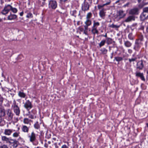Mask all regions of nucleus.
I'll use <instances>...</instances> for the list:
<instances>
[{
    "mask_svg": "<svg viewBox=\"0 0 148 148\" xmlns=\"http://www.w3.org/2000/svg\"><path fill=\"white\" fill-rule=\"evenodd\" d=\"M10 51H7L5 52V53L10 54Z\"/></svg>",
    "mask_w": 148,
    "mask_h": 148,
    "instance_id": "obj_59",
    "label": "nucleus"
},
{
    "mask_svg": "<svg viewBox=\"0 0 148 148\" xmlns=\"http://www.w3.org/2000/svg\"><path fill=\"white\" fill-rule=\"evenodd\" d=\"M100 25V23L98 22H96L95 21H93V26L92 27L97 28V27Z\"/></svg>",
    "mask_w": 148,
    "mask_h": 148,
    "instance_id": "obj_23",
    "label": "nucleus"
},
{
    "mask_svg": "<svg viewBox=\"0 0 148 148\" xmlns=\"http://www.w3.org/2000/svg\"><path fill=\"white\" fill-rule=\"evenodd\" d=\"M6 114L8 116V119L11 121L12 120L14 114L10 109H8L6 111Z\"/></svg>",
    "mask_w": 148,
    "mask_h": 148,
    "instance_id": "obj_4",
    "label": "nucleus"
},
{
    "mask_svg": "<svg viewBox=\"0 0 148 148\" xmlns=\"http://www.w3.org/2000/svg\"><path fill=\"white\" fill-rule=\"evenodd\" d=\"M20 132H15L14 133L12 136L16 138L19 136Z\"/></svg>",
    "mask_w": 148,
    "mask_h": 148,
    "instance_id": "obj_33",
    "label": "nucleus"
},
{
    "mask_svg": "<svg viewBox=\"0 0 148 148\" xmlns=\"http://www.w3.org/2000/svg\"><path fill=\"white\" fill-rule=\"evenodd\" d=\"M48 146V144L46 143H45L44 144V147L46 148H47Z\"/></svg>",
    "mask_w": 148,
    "mask_h": 148,
    "instance_id": "obj_55",
    "label": "nucleus"
},
{
    "mask_svg": "<svg viewBox=\"0 0 148 148\" xmlns=\"http://www.w3.org/2000/svg\"><path fill=\"white\" fill-rule=\"evenodd\" d=\"M18 95L21 98H25L26 96V94L23 92L19 91L18 94Z\"/></svg>",
    "mask_w": 148,
    "mask_h": 148,
    "instance_id": "obj_25",
    "label": "nucleus"
},
{
    "mask_svg": "<svg viewBox=\"0 0 148 148\" xmlns=\"http://www.w3.org/2000/svg\"><path fill=\"white\" fill-rule=\"evenodd\" d=\"M140 17L142 20H144L148 17V7L143 9V12Z\"/></svg>",
    "mask_w": 148,
    "mask_h": 148,
    "instance_id": "obj_2",
    "label": "nucleus"
},
{
    "mask_svg": "<svg viewBox=\"0 0 148 148\" xmlns=\"http://www.w3.org/2000/svg\"><path fill=\"white\" fill-rule=\"evenodd\" d=\"M12 130L10 129H5L4 130V134L6 135L10 136L12 132Z\"/></svg>",
    "mask_w": 148,
    "mask_h": 148,
    "instance_id": "obj_15",
    "label": "nucleus"
},
{
    "mask_svg": "<svg viewBox=\"0 0 148 148\" xmlns=\"http://www.w3.org/2000/svg\"><path fill=\"white\" fill-rule=\"evenodd\" d=\"M101 36H103V37H105L106 38L107 37V34L106 33L105 35H101Z\"/></svg>",
    "mask_w": 148,
    "mask_h": 148,
    "instance_id": "obj_58",
    "label": "nucleus"
},
{
    "mask_svg": "<svg viewBox=\"0 0 148 148\" xmlns=\"http://www.w3.org/2000/svg\"><path fill=\"white\" fill-rule=\"evenodd\" d=\"M136 77H140L142 80L144 81H145V79L143 76V73L137 72L136 73Z\"/></svg>",
    "mask_w": 148,
    "mask_h": 148,
    "instance_id": "obj_14",
    "label": "nucleus"
},
{
    "mask_svg": "<svg viewBox=\"0 0 148 148\" xmlns=\"http://www.w3.org/2000/svg\"><path fill=\"white\" fill-rule=\"evenodd\" d=\"M120 1V0H118L116 1V3H119Z\"/></svg>",
    "mask_w": 148,
    "mask_h": 148,
    "instance_id": "obj_62",
    "label": "nucleus"
},
{
    "mask_svg": "<svg viewBox=\"0 0 148 148\" xmlns=\"http://www.w3.org/2000/svg\"><path fill=\"white\" fill-rule=\"evenodd\" d=\"M9 138L5 136H2L1 137L2 141L5 142L6 143H8Z\"/></svg>",
    "mask_w": 148,
    "mask_h": 148,
    "instance_id": "obj_20",
    "label": "nucleus"
},
{
    "mask_svg": "<svg viewBox=\"0 0 148 148\" xmlns=\"http://www.w3.org/2000/svg\"><path fill=\"white\" fill-rule=\"evenodd\" d=\"M144 67V65L142 60L140 61L137 63V69L139 70L143 69Z\"/></svg>",
    "mask_w": 148,
    "mask_h": 148,
    "instance_id": "obj_11",
    "label": "nucleus"
},
{
    "mask_svg": "<svg viewBox=\"0 0 148 148\" xmlns=\"http://www.w3.org/2000/svg\"><path fill=\"white\" fill-rule=\"evenodd\" d=\"M137 58H132L131 59H129V61L131 63L132 62H133L136 60Z\"/></svg>",
    "mask_w": 148,
    "mask_h": 148,
    "instance_id": "obj_43",
    "label": "nucleus"
},
{
    "mask_svg": "<svg viewBox=\"0 0 148 148\" xmlns=\"http://www.w3.org/2000/svg\"><path fill=\"white\" fill-rule=\"evenodd\" d=\"M37 135L34 132H32L30 134H28V137L29 139V141L30 142L33 143L36 140V136Z\"/></svg>",
    "mask_w": 148,
    "mask_h": 148,
    "instance_id": "obj_1",
    "label": "nucleus"
},
{
    "mask_svg": "<svg viewBox=\"0 0 148 148\" xmlns=\"http://www.w3.org/2000/svg\"><path fill=\"white\" fill-rule=\"evenodd\" d=\"M3 98L2 97L0 96V105L2 104L3 102Z\"/></svg>",
    "mask_w": 148,
    "mask_h": 148,
    "instance_id": "obj_45",
    "label": "nucleus"
},
{
    "mask_svg": "<svg viewBox=\"0 0 148 148\" xmlns=\"http://www.w3.org/2000/svg\"><path fill=\"white\" fill-rule=\"evenodd\" d=\"M29 117L31 119H33L34 118V116L33 115L29 114Z\"/></svg>",
    "mask_w": 148,
    "mask_h": 148,
    "instance_id": "obj_48",
    "label": "nucleus"
},
{
    "mask_svg": "<svg viewBox=\"0 0 148 148\" xmlns=\"http://www.w3.org/2000/svg\"><path fill=\"white\" fill-rule=\"evenodd\" d=\"M106 41L108 45H109L112 43V39L110 38H107Z\"/></svg>",
    "mask_w": 148,
    "mask_h": 148,
    "instance_id": "obj_31",
    "label": "nucleus"
},
{
    "mask_svg": "<svg viewBox=\"0 0 148 148\" xmlns=\"http://www.w3.org/2000/svg\"><path fill=\"white\" fill-rule=\"evenodd\" d=\"M49 5V7L53 9H55L57 7L56 2L54 1H50Z\"/></svg>",
    "mask_w": 148,
    "mask_h": 148,
    "instance_id": "obj_8",
    "label": "nucleus"
},
{
    "mask_svg": "<svg viewBox=\"0 0 148 148\" xmlns=\"http://www.w3.org/2000/svg\"><path fill=\"white\" fill-rule=\"evenodd\" d=\"M106 42V40H102L100 43L99 44V45L100 47H101L102 46H103Z\"/></svg>",
    "mask_w": 148,
    "mask_h": 148,
    "instance_id": "obj_32",
    "label": "nucleus"
},
{
    "mask_svg": "<svg viewBox=\"0 0 148 148\" xmlns=\"http://www.w3.org/2000/svg\"><path fill=\"white\" fill-rule=\"evenodd\" d=\"M54 145L55 146V147L56 148H58L59 147V146L57 145V143H56L54 144Z\"/></svg>",
    "mask_w": 148,
    "mask_h": 148,
    "instance_id": "obj_52",
    "label": "nucleus"
},
{
    "mask_svg": "<svg viewBox=\"0 0 148 148\" xmlns=\"http://www.w3.org/2000/svg\"><path fill=\"white\" fill-rule=\"evenodd\" d=\"M92 16V14L91 12L88 13L86 16L87 19H90Z\"/></svg>",
    "mask_w": 148,
    "mask_h": 148,
    "instance_id": "obj_35",
    "label": "nucleus"
},
{
    "mask_svg": "<svg viewBox=\"0 0 148 148\" xmlns=\"http://www.w3.org/2000/svg\"><path fill=\"white\" fill-rule=\"evenodd\" d=\"M89 7L90 6L88 3L86 1V0H84L82 5V10L84 11H87L89 10Z\"/></svg>",
    "mask_w": 148,
    "mask_h": 148,
    "instance_id": "obj_5",
    "label": "nucleus"
},
{
    "mask_svg": "<svg viewBox=\"0 0 148 148\" xmlns=\"http://www.w3.org/2000/svg\"><path fill=\"white\" fill-rule=\"evenodd\" d=\"M4 121L3 119L2 118V117L0 116V126H3L4 124L2 123V122Z\"/></svg>",
    "mask_w": 148,
    "mask_h": 148,
    "instance_id": "obj_41",
    "label": "nucleus"
},
{
    "mask_svg": "<svg viewBox=\"0 0 148 148\" xmlns=\"http://www.w3.org/2000/svg\"><path fill=\"white\" fill-rule=\"evenodd\" d=\"M34 128L36 130H40V124L37 121L34 125Z\"/></svg>",
    "mask_w": 148,
    "mask_h": 148,
    "instance_id": "obj_21",
    "label": "nucleus"
},
{
    "mask_svg": "<svg viewBox=\"0 0 148 148\" xmlns=\"http://www.w3.org/2000/svg\"><path fill=\"white\" fill-rule=\"evenodd\" d=\"M11 10L14 13H16L17 12V10L16 8H13L12 7Z\"/></svg>",
    "mask_w": 148,
    "mask_h": 148,
    "instance_id": "obj_42",
    "label": "nucleus"
},
{
    "mask_svg": "<svg viewBox=\"0 0 148 148\" xmlns=\"http://www.w3.org/2000/svg\"><path fill=\"white\" fill-rule=\"evenodd\" d=\"M129 4H130V3H127L126 4L124 5H123V7H125L126 6H128V5H129Z\"/></svg>",
    "mask_w": 148,
    "mask_h": 148,
    "instance_id": "obj_53",
    "label": "nucleus"
},
{
    "mask_svg": "<svg viewBox=\"0 0 148 148\" xmlns=\"http://www.w3.org/2000/svg\"><path fill=\"white\" fill-rule=\"evenodd\" d=\"M113 52H112V56H111V58H113Z\"/></svg>",
    "mask_w": 148,
    "mask_h": 148,
    "instance_id": "obj_61",
    "label": "nucleus"
},
{
    "mask_svg": "<svg viewBox=\"0 0 148 148\" xmlns=\"http://www.w3.org/2000/svg\"><path fill=\"white\" fill-rule=\"evenodd\" d=\"M5 115V112L4 109H1L0 110V116H4Z\"/></svg>",
    "mask_w": 148,
    "mask_h": 148,
    "instance_id": "obj_27",
    "label": "nucleus"
},
{
    "mask_svg": "<svg viewBox=\"0 0 148 148\" xmlns=\"http://www.w3.org/2000/svg\"><path fill=\"white\" fill-rule=\"evenodd\" d=\"M23 12H22L20 13V16H22L23 15Z\"/></svg>",
    "mask_w": 148,
    "mask_h": 148,
    "instance_id": "obj_57",
    "label": "nucleus"
},
{
    "mask_svg": "<svg viewBox=\"0 0 148 148\" xmlns=\"http://www.w3.org/2000/svg\"><path fill=\"white\" fill-rule=\"evenodd\" d=\"M118 16L120 18H122L126 16V14L124 13V12L123 10H119L118 11Z\"/></svg>",
    "mask_w": 148,
    "mask_h": 148,
    "instance_id": "obj_12",
    "label": "nucleus"
},
{
    "mask_svg": "<svg viewBox=\"0 0 148 148\" xmlns=\"http://www.w3.org/2000/svg\"><path fill=\"white\" fill-rule=\"evenodd\" d=\"M88 26L86 25H85L84 26V30H88Z\"/></svg>",
    "mask_w": 148,
    "mask_h": 148,
    "instance_id": "obj_49",
    "label": "nucleus"
},
{
    "mask_svg": "<svg viewBox=\"0 0 148 148\" xmlns=\"http://www.w3.org/2000/svg\"><path fill=\"white\" fill-rule=\"evenodd\" d=\"M12 6L10 5H5L3 9L1 12V13L3 15L7 14L10 10H11Z\"/></svg>",
    "mask_w": 148,
    "mask_h": 148,
    "instance_id": "obj_3",
    "label": "nucleus"
},
{
    "mask_svg": "<svg viewBox=\"0 0 148 148\" xmlns=\"http://www.w3.org/2000/svg\"><path fill=\"white\" fill-rule=\"evenodd\" d=\"M16 115L19 116L20 113V110L19 107L18 106L12 108Z\"/></svg>",
    "mask_w": 148,
    "mask_h": 148,
    "instance_id": "obj_10",
    "label": "nucleus"
},
{
    "mask_svg": "<svg viewBox=\"0 0 148 148\" xmlns=\"http://www.w3.org/2000/svg\"><path fill=\"white\" fill-rule=\"evenodd\" d=\"M124 45L127 47H130L132 45V43L128 41H126L124 42Z\"/></svg>",
    "mask_w": 148,
    "mask_h": 148,
    "instance_id": "obj_24",
    "label": "nucleus"
},
{
    "mask_svg": "<svg viewBox=\"0 0 148 148\" xmlns=\"http://www.w3.org/2000/svg\"><path fill=\"white\" fill-rule=\"evenodd\" d=\"M128 52L129 53H131L132 52V50L131 49H129L128 50Z\"/></svg>",
    "mask_w": 148,
    "mask_h": 148,
    "instance_id": "obj_56",
    "label": "nucleus"
},
{
    "mask_svg": "<svg viewBox=\"0 0 148 148\" xmlns=\"http://www.w3.org/2000/svg\"><path fill=\"white\" fill-rule=\"evenodd\" d=\"M129 38L131 40H133L134 39V37L131 33H130L128 36Z\"/></svg>",
    "mask_w": 148,
    "mask_h": 148,
    "instance_id": "obj_39",
    "label": "nucleus"
},
{
    "mask_svg": "<svg viewBox=\"0 0 148 148\" xmlns=\"http://www.w3.org/2000/svg\"><path fill=\"white\" fill-rule=\"evenodd\" d=\"M138 9L137 8H134L130 10L129 12V14L132 15L137 14H138Z\"/></svg>",
    "mask_w": 148,
    "mask_h": 148,
    "instance_id": "obj_9",
    "label": "nucleus"
},
{
    "mask_svg": "<svg viewBox=\"0 0 148 148\" xmlns=\"http://www.w3.org/2000/svg\"><path fill=\"white\" fill-rule=\"evenodd\" d=\"M47 143H48V144H51V142L50 141H48V142H47Z\"/></svg>",
    "mask_w": 148,
    "mask_h": 148,
    "instance_id": "obj_63",
    "label": "nucleus"
},
{
    "mask_svg": "<svg viewBox=\"0 0 148 148\" xmlns=\"http://www.w3.org/2000/svg\"><path fill=\"white\" fill-rule=\"evenodd\" d=\"M142 44H143L141 42H140L139 40H136L134 49L136 51L138 50Z\"/></svg>",
    "mask_w": 148,
    "mask_h": 148,
    "instance_id": "obj_7",
    "label": "nucleus"
},
{
    "mask_svg": "<svg viewBox=\"0 0 148 148\" xmlns=\"http://www.w3.org/2000/svg\"><path fill=\"white\" fill-rule=\"evenodd\" d=\"M22 131L25 133H28L29 131V127L25 125H23L21 127Z\"/></svg>",
    "mask_w": 148,
    "mask_h": 148,
    "instance_id": "obj_18",
    "label": "nucleus"
},
{
    "mask_svg": "<svg viewBox=\"0 0 148 148\" xmlns=\"http://www.w3.org/2000/svg\"><path fill=\"white\" fill-rule=\"evenodd\" d=\"M17 17V16L14 14H11L7 17V19L8 20H12L15 19Z\"/></svg>",
    "mask_w": 148,
    "mask_h": 148,
    "instance_id": "obj_16",
    "label": "nucleus"
},
{
    "mask_svg": "<svg viewBox=\"0 0 148 148\" xmlns=\"http://www.w3.org/2000/svg\"><path fill=\"white\" fill-rule=\"evenodd\" d=\"M17 143L18 141L16 140V142L13 144V146L14 147H17Z\"/></svg>",
    "mask_w": 148,
    "mask_h": 148,
    "instance_id": "obj_47",
    "label": "nucleus"
},
{
    "mask_svg": "<svg viewBox=\"0 0 148 148\" xmlns=\"http://www.w3.org/2000/svg\"><path fill=\"white\" fill-rule=\"evenodd\" d=\"M32 121V120L29 119L28 118H25L23 119V122L25 124H30V122Z\"/></svg>",
    "mask_w": 148,
    "mask_h": 148,
    "instance_id": "obj_22",
    "label": "nucleus"
},
{
    "mask_svg": "<svg viewBox=\"0 0 148 148\" xmlns=\"http://www.w3.org/2000/svg\"><path fill=\"white\" fill-rule=\"evenodd\" d=\"M61 148H69V147L66 145H63L61 147Z\"/></svg>",
    "mask_w": 148,
    "mask_h": 148,
    "instance_id": "obj_50",
    "label": "nucleus"
},
{
    "mask_svg": "<svg viewBox=\"0 0 148 148\" xmlns=\"http://www.w3.org/2000/svg\"><path fill=\"white\" fill-rule=\"evenodd\" d=\"M16 142V140L15 139H13L9 138L8 143H9L10 144H13L15 142Z\"/></svg>",
    "mask_w": 148,
    "mask_h": 148,
    "instance_id": "obj_29",
    "label": "nucleus"
},
{
    "mask_svg": "<svg viewBox=\"0 0 148 148\" xmlns=\"http://www.w3.org/2000/svg\"><path fill=\"white\" fill-rule=\"evenodd\" d=\"M146 30L147 32H148V25L146 28Z\"/></svg>",
    "mask_w": 148,
    "mask_h": 148,
    "instance_id": "obj_60",
    "label": "nucleus"
},
{
    "mask_svg": "<svg viewBox=\"0 0 148 148\" xmlns=\"http://www.w3.org/2000/svg\"><path fill=\"white\" fill-rule=\"evenodd\" d=\"M77 11L75 10L71 12V15L74 16L75 17H76L75 14L76 13Z\"/></svg>",
    "mask_w": 148,
    "mask_h": 148,
    "instance_id": "obj_44",
    "label": "nucleus"
},
{
    "mask_svg": "<svg viewBox=\"0 0 148 148\" xmlns=\"http://www.w3.org/2000/svg\"><path fill=\"white\" fill-rule=\"evenodd\" d=\"M143 36L142 35H140L139 36L138 39L136 40H139L140 42H141L143 41Z\"/></svg>",
    "mask_w": 148,
    "mask_h": 148,
    "instance_id": "obj_34",
    "label": "nucleus"
},
{
    "mask_svg": "<svg viewBox=\"0 0 148 148\" xmlns=\"http://www.w3.org/2000/svg\"><path fill=\"white\" fill-rule=\"evenodd\" d=\"M106 10L103 9L100 10L99 12V15L100 17L103 19H104L106 15Z\"/></svg>",
    "mask_w": 148,
    "mask_h": 148,
    "instance_id": "obj_13",
    "label": "nucleus"
},
{
    "mask_svg": "<svg viewBox=\"0 0 148 148\" xmlns=\"http://www.w3.org/2000/svg\"><path fill=\"white\" fill-rule=\"evenodd\" d=\"M115 60L119 62L123 60L122 58L121 57H116L115 58Z\"/></svg>",
    "mask_w": 148,
    "mask_h": 148,
    "instance_id": "obj_37",
    "label": "nucleus"
},
{
    "mask_svg": "<svg viewBox=\"0 0 148 148\" xmlns=\"http://www.w3.org/2000/svg\"><path fill=\"white\" fill-rule=\"evenodd\" d=\"M91 32L92 33L94 34H98L99 32L97 28H94L92 27V28Z\"/></svg>",
    "mask_w": 148,
    "mask_h": 148,
    "instance_id": "obj_26",
    "label": "nucleus"
},
{
    "mask_svg": "<svg viewBox=\"0 0 148 148\" xmlns=\"http://www.w3.org/2000/svg\"><path fill=\"white\" fill-rule=\"evenodd\" d=\"M25 13L27 14L26 17L27 18H31L33 17L32 13L29 10H27L25 12Z\"/></svg>",
    "mask_w": 148,
    "mask_h": 148,
    "instance_id": "obj_19",
    "label": "nucleus"
},
{
    "mask_svg": "<svg viewBox=\"0 0 148 148\" xmlns=\"http://www.w3.org/2000/svg\"><path fill=\"white\" fill-rule=\"evenodd\" d=\"M85 23L86 25L88 26H90L91 25L92 23L90 19H87L86 21L85 22Z\"/></svg>",
    "mask_w": 148,
    "mask_h": 148,
    "instance_id": "obj_30",
    "label": "nucleus"
},
{
    "mask_svg": "<svg viewBox=\"0 0 148 148\" xmlns=\"http://www.w3.org/2000/svg\"><path fill=\"white\" fill-rule=\"evenodd\" d=\"M110 27H111L113 28H119V26H117V25H116L113 24H112L110 25Z\"/></svg>",
    "mask_w": 148,
    "mask_h": 148,
    "instance_id": "obj_40",
    "label": "nucleus"
},
{
    "mask_svg": "<svg viewBox=\"0 0 148 148\" xmlns=\"http://www.w3.org/2000/svg\"><path fill=\"white\" fill-rule=\"evenodd\" d=\"M87 31L88 30H84V33L86 34V35H87Z\"/></svg>",
    "mask_w": 148,
    "mask_h": 148,
    "instance_id": "obj_54",
    "label": "nucleus"
},
{
    "mask_svg": "<svg viewBox=\"0 0 148 148\" xmlns=\"http://www.w3.org/2000/svg\"><path fill=\"white\" fill-rule=\"evenodd\" d=\"M18 105L17 104L16 101L15 100H14L13 101V104L12 105V108L13 107H16L18 106Z\"/></svg>",
    "mask_w": 148,
    "mask_h": 148,
    "instance_id": "obj_36",
    "label": "nucleus"
},
{
    "mask_svg": "<svg viewBox=\"0 0 148 148\" xmlns=\"http://www.w3.org/2000/svg\"><path fill=\"white\" fill-rule=\"evenodd\" d=\"M100 51H101V53L103 54H106L108 52L107 50L104 48H103L101 49L100 50Z\"/></svg>",
    "mask_w": 148,
    "mask_h": 148,
    "instance_id": "obj_28",
    "label": "nucleus"
},
{
    "mask_svg": "<svg viewBox=\"0 0 148 148\" xmlns=\"http://www.w3.org/2000/svg\"><path fill=\"white\" fill-rule=\"evenodd\" d=\"M139 3H140L141 2L142 0H136Z\"/></svg>",
    "mask_w": 148,
    "mask_h": 148,
    "instance_id": "obj_64",
    "label": "nucleus"
},
{
    "mask_svg": "<svg viewBox=\"0 0 148 148\" xmlns=\"http://www.w3.org/2000/svg\"><path fill=\"white\" fill-rule=\"evenodd\" d=\"M0 148H8L7 145H3L0 146Z\"/></svg>",
    "mask_w": 148,
    "mask_h": 148,
    "instance_id": "obj_46",
    "label": "nucleus"
},
{
    "mask_svg": "<svg viewBox=\"0 0 148 148\" xmlns=\"http://www.w3.org/2000/svg\"><path fill=\"white\" fill-rule=\"evenodd\" d=\"M135 20V16H128L125 20V21L126 22H130L132 20Z\"/></svg>",
    "mask_w": 148,
    "mask_h": 148,
    "instance_id": "obj_17",
    "label": "nucleus"
},
{
    "mask_svg": "<svg viewBox=\"0 0 148 148\" xmlns=\"http://www.w3.org/2000/svg\"><path fill=\"white\" fill-rule=\"evenodd\" d=\"M24 106L27 110L29 111L32 108V103L29 100H27L24 103Z\"/></svg>",
    "mask_w": 148,
    "mask_h": 148,
    "instance_id": "obj_6",
    "label": "nucleus"
},
{
    "mask_svg": "<svg viewBox=\"0 0 148 148\" xmlns=\"http://www.w3.org/2000/svg\"><path fill=\"white\" fill-rule=\"evenodd\" d=\"M79 30L81 32H83L84 30V29L81 27H79Z\"/></svg>",
    "mask_w": 148,
    "mask_h": 148,
    "instance_id": "obj_51",
    "label": "nucleus"
},
{
    "mask_svg": "<svg viewBox=\"0 0 148 148\" xmlns=\"http://www.w3.org/2000/svg\"><path fill=\"white\" fill-rule=\"evenodd\" d=\"M109 3H107L106 4H103V5H98V8L99 9H100L101 8L103 7L104 6H105L106 5H108L109 4Z\"/></svg>",
    "mask_w": 148,
    "mask_h": 148,
    "instance_id": "obj_38",
    "label": "nucleus"
}]
</instances>
